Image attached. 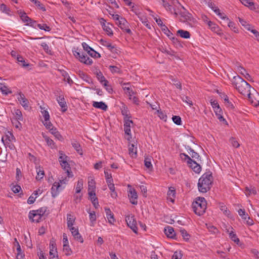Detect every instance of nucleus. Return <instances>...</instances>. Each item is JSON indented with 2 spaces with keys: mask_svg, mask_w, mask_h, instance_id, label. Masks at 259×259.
I'll list each match as a JSON object with an SVG mask.
<instances>
[{
  "mask_svg": "<svg viewBox=\"0 0 259 259\" xmlns=\"http://www.w3.org/2000/svg\"><path fill=\"white\" fill-rule=\"evenodd\" d=\"M231 81L237 91L244 96H247L251 91L250 85L239 75L234 76Z\"/></svg>",
  "mask_w": 259,
  "mask_h": 259,
  "instance_id": "nucleus-1",
  "label": "nucleus"
},
{
  "mask_svg": "<svg viewBox=\"0 0 259 259\" xmlns=\"http://www.w3.org/2000/svg\"><path fill=\"white\" fill-rule=\"evenodd\" d=\"M213 178L211 174L205 173L201 176L198 182V189L201 193H206L211 187Z\"/></svg>",
  "mask_w": 259,
  "mask_h": 259,
  "instance_id": "nucleus-2",
  "label": "nucleus"
},
{
  "mask_svg": "<svg viewBox=\"0 0 259 259\" xmlns=\"http://www.w3.org/2000/svg\"><path fill=\"white\" fill-rule=\"evenodd\" d=\"M206 201L204 197H198L192 203V208L195 213L198 215H202L206 209Z\"/></svg>",
  "mask_w": 259,
  "mask_h": 259,
  "instance_id": "nucleus-3",
  "label": "nucleus"
},
{
  "mask_svg": "<svg viewBox=\"0 0 259 259\" xmlns=\"http://www.w3.org/2000/svg\"><path fill=\"white\" fill-rule=\"evenodd\" d=\"M59 153L60 155L59 161L61 167L66 171V173L67 174L68 178L72 177L73 175L71 171L70 165L67 162L68 158V156L63 154V152L61 151H60Z\"/></svg>",
  "mask_w": 259,
  "mask_h": 259,
  "instance_id": "nucleus-4",
  "label": "nucleus"
},
{
  "mask_svg": "<svg viewBox=\"0 0 259 259\" xmlns=\"http://www.w3.org/2000/svg\"><path fill=\"white\" fill-rule=\"evenodd\" d=\"M180 156L183 160L186 161L189 166L191 167L194 172L198 174L200 172L201 170L200 165L192 159L188 155L185 153H181Z\"/></svg>",
  "mask_w": 259,
  "mask_h": 259,
  "instance_id": "nucleus-5",
  "label": "nucleus"
},
{
  "mask_svg": "<svg viewBox=\"0 0 259 259\" xmlns=\"http://www.w3.org/2000/svg\"><path fill=\"white\" fill-rule=\"evenodd\" d=\"M73 52L74 56L78 59L80 62L88 65H90L93 63L92 59H90L86 54L81 52L80 50L78 51H74Z\"/></svg>",
  "mask_w": 259,
  "mask_h": 259,
  "instance_id": "nucleus-6",
  "label": "nucleus"
},
{
  "mask_svg": "<svg viewBox=\"0 0 259 259\" xmlns=\"http://www.w3.org/2000/svg\"><path fill=\"white\" fill-rule=\"evenodd\" d=\"M125 221L127 226L136 234L138 233V228L136 226L137 222L133 215L128 214L125 217Z\"/></svg>",
  "mask_w": 259,
  "mask_h": 259,
  "instance_id": "nucleus-7",
  "label": "nucleus"
},
{
  "mask_svg": "<svg viewBox=\"0 0 259 259\" xmlns=\"http://www.w3.org/2000/svg\"><path fill=\"white\" fill-rule=\"evenodd\" d=\"M249 102L254 107L259 106V94L254 91V93L251 91L247 95Z\"/></svg>",
  "mask_w": 259,
  "mask_h": 259,
  "instance_id": "nucleus-8",
  "label": "nucleus"
},
{
  "mask_svg": "<svg viewBox=\"0 0 259 259\" xmlns=\"http://www.w3.org/2000/svg\"><path fill=\"white\" fill-rule=\"evenodd\" d=\"M128 187L130 188L128 191V196L130 202L134 205H137L138 203V194L136 190L133 188L131 185H128Z\"/></svg>",
  "mask_w": 259,
  "mask_h": 259,
  "instance_id": "nucleus-9",
  "label": "nucleus"
},
{
  "mask_svg": "<svg viewBox=\"0 0 259 259\" xmlns=\"http://www.w3.org/2000/svg\"><path fill=\"white\" fill-rule=\"evenodd\" d=\"M116 23L122 30L125 31L126 33L128 34L132 33V31L129 28V23L124 18L122 17V19H120V20L118 22H116Z\"/></svg>",
  "mask_w": 259,
  "mask_h": 259,
  "instance_id": "nucleus-10",
  "label": "nucleus"
},
{
  "mask_svg": "<svg viewBox=\"0 0 259 259\" xmlns=\"http://www.w3.org/2000/svg\"><path fill=\"white\" fill-rule=\"evenodd\" d=\"M64 188L65 186H62L59 182H55L51 188L52 197L54 198L56 197Z\"/></svg>",
  "mask_w": 259,
  "mask_h": 259,
  "instance_id": "nucleus-11",
  "label": "nucleus"
},
{
  "mask_svg": "<svg viewBox=\"0 0 259 259\" xmlns=\"http://www.w3.org/2000/svg\"><path fill=\"white\" fill-rule=\"evenodd\" d=\"M17 100L19 103L25 110H27L29 108V101L28 99L25 98L24 95L22 92H19L18 93Z\"/></svg>",
  "mask_w": 259,
  "mask_h": 259,
  "instance_id": "nucleus-12",
  "label": "nucleus"
},
{
  "mask_svg": "<svg viewBox=\"0 0 259 259\" xmlns=\"http://www.w3.org/2000/svg\"><path fill=\"white\" fill-rule=\"evenodd\" d=\"M180 7L183 10V11L181 10L179 12V14L181 17L180 21L185 22L190 20L191 18V14H190L183 6L181 5Z\"/></svg>",
  "mask_w": 259,
  "mask_h": 259,
  "instance_id": "nucleus-13",
  "label": "nucleus"
},
{
  "mask_svg": "<svg viewBox=\"0 0 259 259\" xmlns=\"http://www.w3.org/2000/svg\"><path fill=\"white\" fill-rule=\"evenodd\" d=\"M69 229L70 230L74 239L78 241V242H80V243H83V239L79 234L78 229L74 227L69 228Z\"/></svg>",
  "mask_w": 259,
  "mask_h": 259,
  "instance_id": "nucleus-14",
  "label": "nucleus"
},
{
  "mask_svg": "<svg viewBox=\"0 0 259 259\" xmlns=\"http://www.w3.org/2000/svg\"><path fill=\"white\" fill-rule=\"evenodd\" d=\"M207 25L209 26V28L213 32L217 33L218 35L221 36L224 35L223 32H222L220 27L218 25L213 23L211 21H207Z\"/></svg>",
  "mask_w": 259,
  "mask_h": 259,
  "instance_id": "nucleus-15",
  "label": "nucleus"
},
{
  "mask_svg": "<svg viewBox=\"0 0 259 259\" xmlns=\"http://www.w3.org/2000/svg\"><path fill=\"white\" fill-rule=\"evenodd\" d=\"M57 101L60 106L61 107L62 111L65 112L67 110L66 102L63 95H60L57 97Z\"/></svg>",
  "mask_w": 259,
  "mask_h": 259,
  "instance_id": "nucleus-16",
  "label": "nucleus"
},
{
  "mask_svg": "<svg viewBox=\"0 0 259 259\" xmlns=\"http://www.w3.org/2000/svg\"><path fill=\"white\" fill-rule=\"evenodd\" d=\"M50 255L52 258H54L56 256L58 257L56 244L54 240L50 241Z\"/></svg>",
  "mask_w": 259,
  "mask_h": 259,
  "instance_id": "nucleus-17",
  "label": "nucleus"
},
{
  "mask_svg": "<svg viewBox=\"0 0 259 259\" xmlns=\"http://www.w3.org/2000/svg\"><path fill=\"white\" fill-rule=\"evenodd\" d=\"M29 218L33 222L38 223L41 221L42 217L40 213L31 212L30 211L29 213Z\"/></svg>",
  "mask_w": 259,
  "mask_h": 259,
  "instance_id": "nucleus-18",
  "label": "nucleus"
},
{
  "mask_svg": "<svg viewBox=\"0 0 259 259\" xmlns=\"http://www.w3.org/2000/svg\"><path fill=\"white\" fill-rule=\"evenodd\" d=\"M105 211L106 212V218L108 221V222L110 224H114V222H115V219H114V214L111 210L108 208H105Z\"/></svg>",
  "mask_w": 259,
  "mask_h": 259,
  "instance_id": "nucleus-19",
  "label": "nucleus"
},
{
  "mask_svg": "<svg viewBox=\"0 0 259 259\" xmlns=\"http://www.w3.org/2000/svg\"><path fill=\"white\" fill-rule=\"evenodd\" d=\"M58 71L60 72L61 75L64 77L63 80L67 81L71 86L73 83V81L70 77L69 74L66 71L62 69H58Z\"/></svg>",
  "mask_w": 259,
  "mask_h": 259,
  "instance_id": "nucleus-20",
  "label": "nucleus"
},
{
  "mask_svg": "<svg viewBox=\"0 0 259 259\" xmlns=\"http://www.w3.org/2000/svg\"><path fill=\"white\" fill-rule=\"evenodd\" d=\"M226 232L229 234V237L235 242H238L239 239L237 238L236 234L233 232V228L229 226L226 229Z\"/></svg>",
  "mask_w": 259,
  "mask_h": 259,
  "instance_id": "nucleus-21",
  "label": "nucleus"
},
{
  "mask_svg": "<svg viewBox=\"0 0 259 259\" xmlns=\"http://www.w3.org/2000/svg\"><path fill=\"white\" fill-rule=\"evenodd\" d=\"M164 233L167 237L172 239L175 238L176 234L174 229L170 226H167L164 228Z\"/></svg>",
  "mask_w": 259,
  "mask_h": 259,
  "instance_id": "nucleus-22",
  "label": "nucleus"
},
{
  "mask_svg": "<svg viewBox=\"0 0 259 259\" xmlns=\"http://www.w3.org/2000/svg\"><path fill=\"white\" fill-rule=\"evenodd\" d=\"M159 2L165 8L166 11H169L171 14L173 13L174 9L177 8L165 0H159Z\"/></svg>",
  "mask_w": 259,
  "mask_h": 259,
  "instance_id": "nucleus-23",
  "label": "nucleus"
},
{
  "mask_svg": "<svg viewBox=\"0 0 259 259\" xmlns=\"http://www.w3.org/2000/svg\"><path fill=\"white\" fill-rule=\"evenodd\" d=\"M93 106L95 108L101 109L104 111H106L108 108L107 105L103 102H93Z\"/></svg>",
  "mask_w": 259,
  "mask_h": 259,
  "instance_id": "nucleus-24",
  "label": "nucleus"
},
{
  "mask_svg": "<svg viewBox=\"0 0 259 259\" xmlns=\"http://www.w3.org/2000/svg\"><path fill=\"white\" fill-rule=\"evenodd\" d=\"M41 191L40 190V189H38L36 191H35L33 194H32V195H31L28 199L27 200V203L29 204H32L34 202V201H35V199L37 197V196L39 194H41Z\"/></svg>",
  "mask_w": 259,
  "mask_h": 259,
  "instance_id": "nucleus-25",
  "label": "nucleus"
},
{
  "mask_svg": "<svg viewBox=\"0 0 259 259\" xmlns=\"http://www.w3.org/2000/svg\"><path fill=\"white\" fill-rule=\"evenodd\" d=\"M79 76L85 82L89 84H93V81L90 76L88 74L83 72V71H80L78 73Z\"/></svg>",
  "mask_w": 259,
  "mask_h": 259,
  "instance_id": "nucleus-26",
  "label": "nucleus"
},
{
  "mask_svg": "<svg viewBox=\"0 0 259 259\" xmlns=\"http://www.w3.org/2000/svg\"><path fill=\"white\" fill-rule=\"evenodd\" d=\"M97 77L100 82L104 85L107 86L108 81L105 79L102 73L100 71H97Z\"/></svg>",
  "mask_w": 259,
  "mask_h": 259,
  "instance_id": "nucleus-27",
  "label": "nucleus"
},
{
  "mask_svg": "<svg viewBox=\"0 0 259 259\" xmlns=\"http://www.w3.org/2000/svg\"><path fill=\"white\" fill-rule=\"evenodd\" d=\"M17 61L19 64L23 68H26L30 66V64L25 61L22 56H17Z\"/></svg>",
  "mask_w": 259,
  "mask_h": 259,
  "instance_id": "nucleus-28",
  "label": "nucleus"
},
{
  "mask_svg": "<svg viewBox=\"0 0 259 259\" xmlns=\"http://www.w3.org/2000/svg\"><path fill=\"white\" fill-rule=\"evenodd\" d=\"M214 111L215 113V115H216L218 119L220 120V121L225 122V123L227 124V121L223 117V116L222 115L223 111H222V109L221 108L219 109L218 108V109H215V110Z\"/></svg>",
  "mask_w": 259,
  "mask_h": 259,
  "instance_id": "nucleus-29",
  "label": "nucleus"
},
{
  "mask_svg": "<svg viewBox=\"0 0 259 259\" xmlns=\"http://www.w3.org/2000/svg\"><path fill=\"white\" fill-rule=\"evenodd\" d=\"M162 31L170 38H171L174 42L177 41V38L175 37H172L173 35L171 31L168 29L167 27L165 25H163L161 28Z\"/></svg>",
  "mask_w": 259,
  "mask_h": 259,
  "instance_id": "nucleus-30",
  "label": "nucleus"
},
{
  "mask_svg": "<svg viewBox=\"0 0 259 259\" xmlns=\"http://www.w3.org/2000/svg\"><path fill=\"white\" fill-rule=\"evenodd\" d=\"M19 14L22 21L25 23H26L27 24H28L29 22L31 21V19L29 18L28 16H27L26 13H25L24 12L20 10L19 12Z\"/></svg>",
  "mask_w": 259,
  "mask_h": 259,
  "instance_id": "nucleus-31",
  "label": "nucleus"
},
{
  "mask_svg": "<svg viewBox=\"0 0 259 259\" xmlns=\"http://www.w3.org/2000/svg\"><path fill=\"white\" fill-rule=\"evenodd\" d=\"M240 2L244 6L248 7L250 10H254L255 9V7L253 2L250 0H239Z\"/></svg>",
  "mask_w": 259,
  "mask_h": 259,
  "instance_id": "nucleus-32",
  "label": "nucleus"
},
{
  "mask_svg": "<svg viewBox=\"0 0 259 259\" xmlns=\"http://www.w3.org/2000/svg\"><path fill=\"white\" fill-rule=\"evenodd\" d=\"M176 192L174 188L170 187L167 192L168 200L172 202H174Z\"/></svg>",
  "mask_w": 259,
  "mask_h": 259,
  "instance_id": "nucleus-33",
  "label": "nucleus"
},
{
  "mask_svg": "<svg viewBox=\"0 0 259 259\" xmlns=\"http://www.w3.org/2000/svg\"><path fill=\"white\" fill-rule=\"evenodd\" d=\"M75 218L71 214H67V224L68 228L72 227L75 222Z\"/></svg>",
  "mask_w": 259,
  "mask_h": 259,
  "instance_id": "nucleus-34",
  "label": "nucleus"
},
{
  "mask_svg": "<svg viewBox=\"0 0 259 259\" xmlns=\"http://www.w3.org/2000/svg\"><path fill=\"white\" fill-rule=\"evenodd\" d=\"M219 207L221 210L223 212V213L225 215L228 217H230L231 214V212L228 209L227 207L224 203H220L219 204Z\"/></svg>",
  "mask_w": 259,
  "mask_h": 259,
  "instance_id": "nucleus-35",
  "label": "nucleus"
},
{
  "mask_svg": "<svg viewBox=\"0 0 259 259\" xmlns=\"http://www.w3.org/2000/svg\"><path fill=\"white\" fill-rule=\"evenodd\" d=\"M71 144L73 147L80 155H82V150L80 144L75 140L72 141Z\"/></svg>",
  "mask_w": 259,
  "mask_h": 259,
  "instance_id": "nucleus-36",
  "label": "nucleus"
},
{
  "mask_svg": "<svg viewBox=\"0 0 259 259\" xmlns=\"http://www.w3.org/2000/svg\"><path fill=\"white\" fill-rule=\"evenodd\" d=\"M0 91L2 93L5 95H7L9 94L12 93L11 91L7 87L5 84L0 83Z\"/></svg>",
  "mask_w": 259,
  "mask_h": 259,
  "instance_id": "nucleus-37",
  "label": "nucleus"
},
{
  "mask_svg": "<svg viewBox=\"0 0 259 259\" xmlns=\"http://www.w3.org/2000/svg\"><path fill=\"white\" fill-rule=\"evenodd\" d=\"M121 112L122 115L124 117L123 119L131 117L129 110H128L127 107L125 105L122 106V107L121 108Z\"/></svg>",
  "mask_w": 259,
  "mask_h": 259,
  "instance_id": "nucleus-38",
  "label": "nucleus"
},
{
  "mask_svg": "<svg viewBox=\"0 0 259 259\" xmlns=\"http://www.w3.org/2000/svg\"><path fill=\"white\" fill-rule=\"evenodd\" d=\"M102 27L108 35L111 36L113 35V31L109 23L106 24L104 22V24H102Z\"/></svg>",
  "mask_w": 259,
  "mask_h": 259,
  "instance_id": "nucleus-39",
  "label": "nucleus"
},
{
  "mask_svg": "<svg viewBox=\"0 0 259 259\" xmlns=\"http://www.w3.org/2000/svg\"><path fill=\"white\" fill-rule=\"evenodd\" d=\"M177 34H179L180 36L184 38H189L190 37V33L189 31L180 29L177 31Z\"/></svg>",
  "mask_w": 259,
  "mask_h": 259,
  "instance_id": "nucleus-40",
  "label": "nucleus"
},
{
  "mask_svg": "<svg viewBox=\"0 0 259 259\" xmlns=\"http://www.w3.org/2000/svg\"><path fill=\"white\" fill-rule=\"evenodd\" d=\"M256 194V190L254 187H246L245 188V194L247 196H250L251 194L255 195Z\"/></svg>",
  "mask_w": 259,
  "mask_h": 259,
  "instance_id": "nucleus-41",
  "label": "nucleus"
},
{
  "mask_svg": "<svg viewBox=\"0 0 259 259\" xmlns=\"http://www.w3.org/2000/svg\"><path fill=\"white\" fill-rule=\"evenodd\" d=\"M129 154L132 157H136L137 156V147H135V145L132 144L129 146Z\"/></svg>",
  "mask_w": 259,
  "mask_h": 259,
  "instance_id": "nucleus-42",
  "label": "nucleus"
},
{
  "mask_svg": "<svg viewBox=\"0 0 259 259\" xmlns=\"http://www.w3.org/2000/svg\"><path fill=\"white\" fill-rule=\"evenodd\" d=\"M44 138H45V141L49 146H50L52 149L56 148L55 143L53 140L47 136H44Z\"/></svg>",
  "mask_w": 259,
  "mask_h": 259,
  "instance_id": "nucleus-43",
  "label": "nucleus"
},
{
  "mask_svg": "<svg viewBox=\"0 0 259 259\" xmlns=\"http://www.w3.org/2000/svg\"><path fill=\"white\" fill-rule=\"evenodd\" d=\"M15 120H23L22 112L19 109H15L14 113Z\"/></svg>",
  "mask_w": 259,
  "mask_h": 259,
  "instance_id": "nucleus-44",
  "label": "nucleus"
},
{
  "mask_svg": "<svg viewBox=\"0 0 259 259\" xmlns=\"http://www.w3.org/2000/svg\"><path fill=\"white\" fill-rule=\"evenodd\" d=\"M100 43L102 46L107 47L110 51H112V49H114V48H115L114 46H113L111 45V43H110L109 42H108L103 39H101L100 40Z\"/></svg>",
  "mask_w": 259,
  "mask_h": 259,
  "instance_id": "nucleus-45",
  "label": "nucleus"
},
{
  "mask_svg": "<svg viewBox=\"0 0 259 259\" xmlns=\"http://www.w3.org/2000/svg\"><path fill=\"white\" fill-rule=\"evenodd\" d=\"M83 181L82 179H80L78 181L75 189L76 193H79L80 192L82 189L83 188Z\"/></svg>",
  "mask_w": 259,
  "mask_h": 259,
  "instance_id": "nucleus-46",
  "label": "nucleus"
},
{
  "mask_svg": "<svg viewBox=\"0 0 259 259\" xmlns=\"http://www.w3.org/2000/svg\"><path fill=\"white\" fill-rule=\"evenodd\" d=\"M238 212L239 215L243 220H245L247 219V218H248V220H250L249 217H248V214L246 213V212L244 209H239L238 210Z\"/></svg>",
  "mask_w": 259,
  "mask_h": 259,
  "instance_id": "nucleus-47",
  "label": "nucleus"
},
{
  "mask_svg": "<svg viewBox=\"0 0 259 259\" xmlns=\"http://www.w3.org/2000/svg\"><path fill=\"white\" fill-rule=\"evenodd\" d=\"M31 2L33 3L36 6H37L40 10L42 11H46V9L44 5H42L39 1L37 0H30Z\"/></svg>",
  "mask_w": 259,
  "mask_h": 259,
  "instance_id": "nucleus-48",
  "label": "nucleus"
},
{
  "mask_svg": "<svg viewBox=\"0 0 259 259\" xmlns=\"http://www.w3.org/2000/svg\"><path fill=\"white\" fill-rule=\"evenodd\" d=\"M9 141V142H15V138L13 135L12 133L11 132H8L6 135V139L5 141Z\"/></svg>",
  "mask_w": 259,
  "mask_h": 259,
  "instance_id": "nucleus-49",
  "label": "nucleus"
},
{
  "mask_svg": "<svg viewBox=\"0 0 259 259\" xmlns=\"http://www.w3.org/2000/svg\"><path fill=\"white\" fill-rule=\"evenodd\" d=\"M131 118V117H128L123 119L124 127H131V126L133 125L134 122L132 120L130 119Z\"/></svg>",
  "mask_w": 259,
  "mask_h": 259,
  "instance_id": "nucleus-50",
  "label": "nucleus"
},
{
  "mask_svg": "<svg viewBox=\"0 0 259 259\" xmlns=\"http://www.w3.org/2000/svg\"><path fill=\"white\" fill-rule=\"evenodd\" d=\"M95 181L92 179L88 182V191H95Z\"/></svg>",
  "mask_w": 259,
  "mask_h": 259,
  "instance_id": "nucleus-51",
  "label": "nucleus"
},
{
  "mask_svg": "<svg viewBox=\"0 0 259 259\" xmlns=\"http://www.w3.org/2000/svg\"><path fill=\"white\" fill-rule=\"evenodd\" d=\"M180 232L184 240L188 241L189 239L190 235L186 230L185 229H180Z\"/></svg>",
  "mask_w": 259,
  "mask_h": 259,
  "instance_id": "nucleus-52",
  "label": "nucleus"
},
{
  "mask_svg": "<svg viewBox=\"0 0 259 259\" xmlns=\"http://www.w3.org/2000/svg\"><path fill=\"white\" fill-rule=\"evenodd\" d=\"M2 141L4 143L6 146L8 147L10 150H14L15 149V147L13 144L14 142L5 141L4 140L3 138H2Z\"/></svg>",
  "mask_w": 259,
  "mask_h": 259,
  "instance_id": "nucleus-53",
  "label": "nucleus"
},
{
  "mask_svg": "<svg viewBox=\"0 0 259 259\" xmlns=\"http://www.w3.org/2000/svg\"><path fill=\"white\" fill-rule=\"evenodd\" d=\"M50 132L58 140H61L62 139L61 135L60 133L57 131L56 128H53V129H51Z\"/></svg>",
  "mask_w": 259,
  "mask_h": 259,
  "instance_id": "nucleus-54",
  "label": "nucleus"
},
{
  "mask_svg": "<svg viewBox=\"0 0 259 259\" xmlns=\"http://www.w3.org/2000/svg\"><path fill=\"white\" fill-rule=\"evenodd\" d=\"M63 251L66 255H70L72 253V250L69 244L63 245Z\"/></svg>",
  "mask_w": 259,
  "mask_h": 259,
  "instance_id": "nucleus-55",
  "label": "nucleus"
},
{
  "mask_svg": "<svg viewBox=\"0 0 259 259\" xmlns=\"http://www.w3.org/2000/svg\"><path fill=\"white\" fill-rule=\"evenodd\" d=\"M45 175L44 171L39 167V170H37V176L36 177V179L37 180H40L43 178L44 176Z\"/></svg>",
  "mask_w": 259,
  "mask_h": 259,
  "instance_id": "nucleus-56",
  "label": "nucleus"
},
{
  "mask_svg": "<svg viewBox=\"0 0 259 259\" xmlns=\"http://www.w3.org/2000/svg\"><path fill=\"white\" fill-rule=\"evenodd\" d=\"M229 142L231 144L232 146L235 148H238L240 146V144H239L238 141H236V139L233 137H231L230 139Z\"/></svg>",
  "mask_w": 259,
  "mask_h": 259,
  "instance_id": "nucleus-57",
  "label": "nucleus"
},
{
  "mask_svg": "<svg viewBox=\"0 0 259 259\" xmlns=\"http://www.w3.org/2000/svg\"><path fill=\"white\" fill-rule=\"evenodd\" d=\"M37 27H38L41 30H44L46 31H50L51 30V28L49 26H48L46 24H37Z\"/></svg>",
  "mask_w": 259,
  "mask_h": 259,
  "instance_id": "nucleus-58",
  "label": "nucleus"
},
{
  "mask_svg": "<svg viewBox=\"0 0 259 259\" xmlns=\"http://www.w3.org/2000/svg\"><path fill=\"white\" fill-rule=\"evenodd\" d=\"M46 210H47V208L46 207H41L37 210H31V212L40 213V216H41L42 217L44 214L46 212Z\"/></svg>",
  "mask_w": 259,
  "mask_h": 259,
  "instance_id": "nucleus-59",
  "label": "nucleus"
},
{
  "mask_svg": "<svg viewBox=\"0 0 259 259\" xmlns=\"http://www.w3.org/2000/svg\"><path fill=\"white\" fill-rule=\"evenodd\" d=\"M172 119L177 125H181L182 124L181 118L179 116H173Z\"/></svg>",
  "mask_w": 259,
  "mask_h": 259,
  "instance_id": "nucleus-60",
  "label": "nucleus"
},
{
  "mask_svg": "<svg viewBox=\"0 0 259 259\" xmlns=\"http://www.w3.org/2000/svg\"><path fill=\"white\" fill-rule=\"evenodd\" d=\"M181 99L183 102L187 103L189 105L191 106L193 105V103L189 97L183 95L181 96Z\"/></svg>",
  "mask_w": 259,
  "mask_h": 259,
  "instance_id": "nucleus-61",
  "label": "nucleus"
},
{
  "mask_svg": "<svg viewBox=\"0 0 259 259\" xmlns=\"http://www.w3.org/2000/svg\"><path fill=\"white\" fill-rule=\"evenodd\" d=\"M89 195L92 201H97V197H96L95 190L88 191Z\"/></svg>",
  "mask_w": 259,
  "mask_h": 259,
  "instance_id": "nucleus-62",
  "label": "nucleus"
},
{
  "mask_svg": "<svg viewBox=\"0 0 259 259\" xmlns=\"http://www.w3.org/2000/svg\"><path fill=\"white\" fill-rule=\"evenodd\" d=\"M144 164L145 166L148 168H152V164H151V158H145L144 160Z\"/></svg>",
  "mask_w": 259,
  "mask_h": 259,
  "instance_id": "nucleus-63",
  "label": "nucleus"
},
{
  "mask_svg": "<svg viewBox=\"0 0 259 259\" xmlns=\"http://www.w3.org/2000/svg\"><path fill=\"white\" fill-rule=\"evenodd\" d=\"M182 257V254L181 251H176L174 252L172 256L171 259H181Z\"/></svg>",
  "mask_w": 259,
  "mask_h": 259,
  "instance_id": "nucleus-64",
  "label": "nucleus"
}]
</instances>
